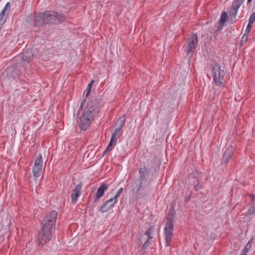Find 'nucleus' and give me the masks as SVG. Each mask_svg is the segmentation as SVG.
<instances>
[{"mask_svg":"<svg viewBox=\"0 0 255 255\" xmlns=\"http://www.w3.org/2000/svg\"><path fill=\"white\" fill-rule=\"evenodd\" d=\"M57 212L52 211L45 216L42 221V229L37 236V240L41 245L49 242L54 233L55 225Z\"/></svg>","mask_w":255,"mask_h":255,"instance_id":"nucleus-1","label":"nucleus"},{"mask_svg":"<svg viewBox=\"0 0 255 255\" xmlns=\"http://www.w3.org/2000/svg\"><path fill=\"white\" fill-rule=\"evenodd\" d=\"M100 99L92 98L87 104L84 112L80 118V125L82 130H85L89 127L91 119L100 112Z\"/></svg>","mask_w":255,"mask_h":255,"instance_id":"nucleus-2","label":"nucleus"},{"mask_svg":"<svg viewBox=\"0 0 255 255\" xmlns=\"http://www.w3.org/2000/svg\"><path fill=\"white\" fill-rule=\"evenodd\" d=\"M65 20L64 15L53 11H45L43 12L42 21H40L39 24H45L48 23L58 24Z\"/></svg>","mask_w":255,"mask_h":255,"instance_id":"nucleus-3","label":"nucleus"},{"mask_svg":"<svg viewBox=\"0 0 255 255\" xmlns=\"http://www.w3.org/2000/svg\"><path fill=\"white\" fill-rule=\"evenodd\" d=\"M173 216L174 211L170 209L168 213L164 228V236L167 246H170V243L173 237Z\"/></svg>","mask_w":255,"mask_h":255,"instance_id":"nucleus-4","label":"nucleus"},{"mask_svg":"<svg viewBox=\"0 0 255 255\" xmlns=\"http://www.w3.org/2000/svg\"><path fill=\"white\" fill-rule=\"evenodd\" d=\"M198 43V36L196 34H192L187 40L183 46V50L186 53L185 59L189 61L195 51Z\"/></svg>","mask_w":255,"mask_h":255,"instance_id":"nucleus-5","label":"nucleus"},{"mask_svg":"<svg viewBox=\"0 0 255 255\" xmlns=\"http://www.w3.org/2000/svg\"><path fill=\"white\" fill-rule=\"evenodd\" d=\"M212 66L214 82L216 85L220 86L223 84L225 72L221 70L220 65L215 61H213Z\"/></svg>","mask_w":255,"mask_h":255,"instance_id":"nucleus-6","label":"nucleus"},{"mask_svg":"<svg viewBox=\"0 0 255 255\" xmlns=\"http://www.w3.org/2000/svg\"><path fill=\"white\" fill-rule=\"evenodd\" d=\"M154 232V227L150 226L143 235H140V242L141 244H143V250L146 249L149 246L151 241L153 238Z\"/></svg>","mask_w":255,"mask_h":255,"instance_id":"nucleus-7","label":"nucleus"},{"mask_svg":"<svg viewBox=\"0 0 255 255\" xmlns=\"http://www.w3.org/2000/svg\"><path fill=\"white\" fill-rule=\"evenodd\" d=\"M43 13H37L35 14H31L26 18V21L29 24L34 26H41L43 24H39L40 21H42Z\"/></svg>","mask_w":255,"mask_h":255,"instance_id":"nucleus-8","label":"nucleus"},{"mask_svg":"<svg viewBox=\"0 0 255 255\" xmlns=\"http://www.w3.org/2000/svg\"><path fill=\"white\" fill-rule=\"evenodd\" d=\"M43 161L41 154H39L36 158L33 168V176L35 178L39 177L42 172Z\"/></svg>","mask_w":255,"mask_h":255,"instance_id":"nucleus-9","label":"nucleus"},{"mask_svg":"<svg viewBox=\"0 0 255 255\" xmlns=\"http://www.w3.org/2000/svg\"><path fill=\"white\" fill-rule=\"evenodd\" d=\"M245 0H234L230 7V14L235 18L237 16L238 10L244 3Z\"/></svg>","mask_w":255,"mask_h":255,"instance_id":"nucleus-10","label":"nucleus"},{"mask_svg":"<svg viewBox=\"0 0 255 255\" xmlns=\"http://www.w3.org/2000/svg\"><path fill=\"white\" fill-rule=\"evenodd\" d=\"M0 219V231L7 229L11 224L10 217L7 214L3 215Z\"/></svg>","mask_w":255,"mask_h":255,"instance_id":"nucleus-11","label":"nucleus"},{"mask_svg":"<svg viewBox=\"0 0 255 255\" xmlns=\"http://www.w3.org/2000/svg\"><path fill=\"white\" fill-rule=\"evenodd\" d=\"M118 200L115 198H111L107 201L100 208V211L105 213L108 211L117 202Z\"/></svg>","mask_w":255,"mask_h":255,"instance_id":"nucleus-12","label":"nucleus"},{"mask_svg":"<svg viewBox=\"0 0 255 255\" xmlns=\"http://www.w3.org/2000/svg\"><path fill=\"white\" fill-rule=\"evenodd\" d=\"M10 9V3L7 2L3 9L0 13V30L1 29L2 25L5 22V19L4 18V15H7Z\"/></svg>","mask_w":255,"mask_h":255,"instance_id":"nucleus-13","label":"nucleus"},{"mask_svg":"<svg viewBox=\"0 0 255 255\" xmlns=\"http://www.w3.org/2000/svg\"><path fill=\"white\" fill-rule=\"evenodd\" d=\"M81 189L82 185L79 184L76 186L73 190L71 194V200L73 203H75L77 202L78 197L81 194Z\"/></svg>","mask_w":255,"mask_h":255,"instance_id":"nucleus-14","label":"nucleus"},{"mask_svg":"<svg viewBox=\"0 0 255 255\" xmlns=\"http://www.w3.org/2000/svg\"><path fill=\"white\" fill-rule=\"evenodd\" d=\"M108 187L109 186L106 183H103L101 186H100L96 195L95 202H97L100 199V198L104 195L105 191L108 189Z\"/></svg>","mask_w":255,"mask_h":255,"instance_id":"nucleus-15","label":"nucleus"},{"mask_svg":"<svg viewBox=\"0 0 255 255\" xmlns=\"http://www.w3.org/2000/svg\"><path fill=\"white\" fill-rule=\"evenodd\" d=\"M233 154V150L232 148H227L223 155L222 160V164H226L227 163L229 159L232 157Z\"/></svg>","mask_w":255,"mask_h":255,"instance_id":"nucleus-16","label":"nucleus"},{"mask_svg":"<svg viewBox=\"0 0 255 255\" xmlns=\"http://www.w3.org/2000/svg\"><path fill=\"white\" fill-rule=\"evenodd\" d=\"M33 54L32 52V50L30 49H28L26 51H25L21 57L22 60L23 61L29 62L31 61L33 58Z\"/></svg>","mask_w":255,"mask_h":255,"instance_id":"nucleus-17","label":"nucleus"},{"mask_svg":"<svg viewBox=\"0 0 255 255\" xmlns=\"http://www.w3.org/2000/svg\"><path fill=\"white\" fill-rule=\"evenodd\" d=\"M251 202L250 203V208L248 210V214L249 215H253L255 212V196L254 194L250 195Z\"/></svg>","mask_w":255,"mask_h":255,"instance_id":"nucleus-18","label":"nucleus"},{"mask_svg":"<svg viewBox=\"0 0 255 255\" xmlns=\"http://www.w3.org/2000/svg\"><path fill=\"white\" fill-rule=\"evenodd\" d=\"M254 240V238H251L248 243L246 244L244 249L242 250V252L248 254L249 252L252 248V244L253 243Z\"/></svg>","mask_w":255,"mask_h":255,"instance_id":"nucleus-19","label":"nucleus"},{"mask_svg":"<svg viewBox=\"0 0 255 255\" xmlns=\"http://www.w3.org/2000/svg\"><path fill=\"white\" fill-rule=\"evenodd\" d=\"M126 121V117L125 116L121 117L117 122V126L118 128H122L124 126Z\"/></svg>","mask_w":255,"mask_h":255,"instance_id":"nucleus-20","label":"nucleus"},{"mask_svg":"<svg viewBox=\"0 0 255 255\" xmlns=\"http://www.w3.org/2000/svg\"><path fill=\"white\" fill-rule=\"evenodd\" d=\"M249 34L245 33L242 36L241 41H240V45L241 46H243L248 41V40Z\"/></svg>","mask_w":255,"mask_h":255,"instance_id":"nucleus-21","label":"nucleus"},{"mask_svg":"<svg viewBox=\"0 0 255 255\" xmlns=\"http://www.w3.org/2000/svg\"><path fill=\"white\" fill-rule=\"evenodd\" d=\"M227 18V13L226 11H223L222 13L221 17L220 20V23L223 24L225 22Z\"/></svg>","mask_w":255,"mask_h":255,"instance_id":"nucleus-22","label":"nucleus"},{"mask_svg":"<svg viewBox=\"0 0 255 255\" xmlns=\"http://www.w3.org/2000/svg\"><path fill=\"white\" fill-rule=\"evenodd\" d=\"M253 24L248 22L245 33L249 34Z\"/></svg>","mask_w":255,"mask_h":255,"instance_id":"nucleus-23","label":"nucleus"},{"mask_svg":"<svg viewBox=\"0 0 255 255\" xmlns=\"http://www.w3.org/2000/svg\"><path fill=\"white\" fill-rule=\"evenodd\" d=\"M255 20V12H254L250 16L249 22L253 24Z\"/></svg>","mask_w":255,"mask_h":255,"instance_id":"nucleus-24","label":"nucleus"},{"mask_svg":"<svg viewBox=\"0 0 255 255\" xmlns=\"http://www.w3.org/2000/svg\"><path fill=\"white\" fill-rule=\"evenodd\" d=\"M146 171V168L144 166L143 167H141L139 169V172L140 174V176L141 177H142L144 175V173Z\"/></svg>","mask_w":255,"mask_h":255,"instance_id":"nucleus-25","label":"nucleus"},{"mask_svg":"<svg viewBox=\"0 0 255 255\" xmlns=\"http://www.w3.org/2000/svg\"><path fill=\"white\" fill-rule=\"evenodd\" d=\"M123 190H124L123 188H121L119 189V190L118 191L117 194L116 195V196L114 197H113V198L116 199V200H117V198L121 196V194L122 193V192L123 191Z\"/></svg>","mask_w":255,"mask_h":255,"instance_id":"nucleus-26","label":"nucleus"},{"mask_svg":"<svg viewBox=\"0 0 255 255\" xmlns=\"http://www.w3.org/2000/svg\"><path fill=\"white\" fill-rule=\"evenodd\" d=\"M121 129H122L121 128L117 127V128H116L115 129V131H114V133L113 134V135H115L116 136H117L118 134L119 133V132H120Z\"/></svg>","mask_w":255,"mask_h":255,"instance_id":"nucleus-27","label":"nucleus"},{"mask_svg":"<svg viewBox=\"0 0 255 255\" xmlns=\"http://www.w3.org/2000/svg\"><path fill=\"white\" fill-rule=\"evenodd\" d=\"M113 144H112V143H110L109 145L107 147L106 150L105 152V153H106L107 151L111 150L112 149Z\"/></svg>","mask_w":255,"mask_h":255,"instance_id":"nucleus-28","label":"nucleus"},{"mask_svg":"<svg viewBox=\"0 0 255 255\" xmlns=\"http://www.w3.org/2000/svg\"><path fill=\"white\" fill-rule=\"evenodd\" d=\"M117 140V136H115V135H112V138L111 139V140H110V143H112V144L114 143V142L116 141Z\"/></svg>","mask_w":255,"mask_h":255,"instance_id":"nucleus-29","label":"nucleus"},{"mask_svg":"<svg viewBox=\"0 0 255 255\" xmlns=\"http://www.w3.org/2000/svg\"><path fill=\"white\" fill-rule=\"evenodd\" d=\"M90 92H91V90L89 89H87H87L86 90V93H85V96H86V97H87L89 96V95L90 94Z\"/></svg>","mask_w":255,"mask_h":255,"instance_id":"nucleus-30","label":"nucleus"},{"mask_svg":"<svg viewBox=\"0 0 255 255\" xmlns=\"http://www.w3.org/2000/svg\"><path fill=\"white\" fill-rule=\"evenodd\" d=\"M12 69H13L12 67H8L6 69V71H7V72L12 71Z\"/></svg>","mask_w":255,"mask_h":255,"instance_id":"nucleus-31","label":"nucleus"},{"mask_svg":"<svg viewBox=\"0 0 255 255\" xmlns=\"http://www.w3.org/2000/svg\"><path fill=\"white\" fill-rule=\"evenodd\" d=\"M142 183H143V181H141L140 183V185H139V187L138 188V190H137L138 191H139L140 189H142Z\"/></svg>","mask_w":255,"mask_h":255,"instance_id":"nucleus-32","label":"nucleus"},{"mask_svg":"<svg viewBox=\"0 0 255 255\" xmlns=\"http://www.w3.org/2000/svg\"><path fill=\"white\" fill-rule=\"evenodd\" d=\"M92 86V85L91 84H90V83H89V84H88V86H87V89H90V90H91Z\"/></svg>","mask_w":255,"mask_h":255,"instance_id":"nucleus-33","label":"nucleus"},{"mask_svg":"<svg viewBox=\"0 0 255 255\" xmlns=\"http://www.w3.org/2000/svg\"><path fill=\"white\" fill-rule=\"evenodd\" d=\"M248 255V254H246L242 251L240 255Z\"/></svg>","mask_w":255,"mask_h":255,"instance_id":"nucleus-34","label":"nucleus"},{"mask_svg":"<svg viewBox=\"0 0 255 255\" xmlns=\"http://www.w3.org/2000/svg\"><path fill=\"white\" fill-rule=\"evenodd\" d=\"M94 82V80H92L91 81V82L90 83V84H91L92 85L93 84V83Z\"/></svg>","mask_w":255,"mask_h":255,"instance_id":"nucleus-35","label":"nucleus"},{"mask_svg":"<svg viewBox=\"0 0 255 255\" xmlns=\"http://www.w3.org/2000/svg\"><path fill=\"white\" fill-rule=\"evenodd\" d=\"M252 0H248L247 1V3H250L251 1H252Z\"/></svg>","mask_w":255,"mask_h":255,"instance_id":"nucleus-36","label":"nucleus"},{"mask_svg":"<svg viewBox=\"0 0 255 255\" xmlns=\"http://www.w3.org/2000/svg\"><path fill=\"white\" fill-rule=\"evenodd\" d=\"M82 106H83V105H82V104H81V105L80 106V109H82Z\"/></svg>","mask_w":255,"mask_h":255,"instance_id":"nucleus-37","label":"nucleus"}]
</instances>
